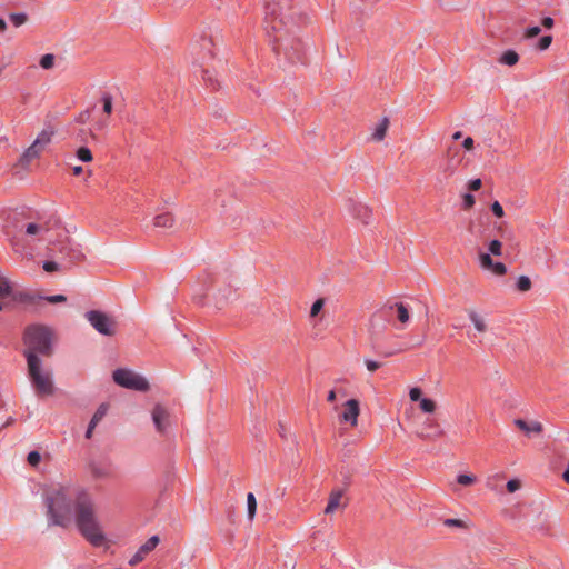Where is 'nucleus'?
Segmentation results:
<instances>
[{"label":"nucleus","mask_w":569,"mask_h":569,"mask_svg":"<svg viewBox=\"0 0 569 569\" xmlns=\"http://www.w3.org/2000/svg\"><path fill=\"white\" fill-rule=\"evenodd\" d=\"M160 539L158 536L150 537L132 556L129 560L130 566H136L141 562L154 548L158 546Z\"/></svg>","instance_id":"14"},{"label":"nucleus","mask_w":569,"mask_h":569,"mask_svg":"<svg viewBox=\"0 0 569 569\" xmlns=\"http://www.w3.org/2000/svg\"><path fill=\"white\" fill-rule=\"evenodd\" d=\"M539 33H540V28L536 26V27L528 28L525 32V37L530 39V38L537 37Z\"/></svg>","instance_id":"45"},{"label":"nucleus","mask_w":569,"mask_h":569,"mask_svg":"<svg viewBox=\"0 0 569 569\" xmlns=\"http://www.w3.org/2000/svg\"><path fill=\"white\" fill-rule=\"evenodd\" d=\"M519 61V56L515 50H507L499 58V62L506 66H515Z\"/></svg>","instance_id":"23"},{"label":"nucleus","mask_w":569,"mask_h":569,"mask_svg":"<svg viewBox=\"0 0 569 569\" xmlns=\"http://www.w3.org/2000/svg\"><path fill=\"white\" fill-rule=\"evenodd\" d=\"M491 210H492L493 214L498 218H502L505 216L503 208L498 201H495L491 204Z\"/></svg>","instance_id":"41"},{"label":"nucleus","mask_w":569,"mask_h":569,"mask_svg":"<svg viewBox=\"0 0 569 569\" xmlns=\"http://www.w3.org/2000/svg\"><path fill=\"white\" fill-rule=\"evenodd\" d=\"M13 27L19 28L28 22L29 16L24 12H11L8 16Z\"/></svg>","instance_id":"24"},{"label":"nucleus","mask_w":569,"mask_h":569,"mask_svg":"<svg viewBox=\"0 0 569 569\" xmlns=\"http://www.w3.org/2000/svg\"><path fill=\"white\" fill-rule=\"evenodd\" d=\"M462 137V133L460 131H457L452 134L453 140H459Z\"/></svg>","instance_id":"59"},{"label":"nucleus","mask_w":569,"mask_h":569,"mask_svg":"<svg viewBox=\"0 0 569 569\" xmlns=\"http://www.w3.org/2000/svg\"><path fill=\"white\" fill-rule=\"evenodd\" d=\"M323 306H325V299H322V298L317 299L311 306L310 316L317 317L319 315V312L321 311V309L323 308Z\"/></svg>","instance_id":"35"},{"label":"nucleus","mask_w":569,"mask_h":569,"mask_svg":"<svg viewBox=\"0 0 569 569\" xmlns=\"http://www.w3.org/2000/svg\"><path fill=\"white\" fill-rule=\"evenodd\" d=\"M23 342L27 346L24 357L28 359V353L50 356L52 352V332L51 330L41 325H31L26 328L23 335Z\"/></svg>","instance_id":"4"},{"label":"nucleus","mask_w":569,"mask_h":569,"mask_svg":"<svg viewBox=\"0 0 569 569\" xmlns=\"http://www.w3.org/2000/svg\"><path fill=\"white\" fill-rule=\"evenodd\" d=\"M365 365L370 372H375L381 367V363L373 360H366Z\"/></svg>","instance_id":"46"},{"label":"nucleus","mask_w":569,"mask_h":569,"mask_svg":"<svg viewBox=\"0 0 569 569\" xmlns=\"http://www.w3.org/2000/svg\"><path fill=\"white\" fill-rule=\"evenodd\" d=\"M27 460L30 466L36 467L41 460V456L38 451H31L29 452Z\"/></svg>","instance_id":"38"},{"label":"nucleus","mask_w":569,"mask_h":569,"mask_svg":"<svg viewBox=\"0 0 569 569\" xmlns=\"http://www.w3.org/2000/svg\"><path fill=\"white\" fill-rule=\"evenodd\" d=\"M445 172H446L448 176H452V174H453V172H455V168H453V167L448 166V167L445 169Z\"/></svg>","instance_id":"56"},{"label":"nucleus","mask_w":569,"mask_h":569,"mask_svg":"<svg viewBox=\"0 0 569 569\" xmlns=\"http://www.w3.org/2000/svg\"><path fill=\"white\" fill-rule=\"evenodd\" d=\"M88 469L91 477L94 479H104L109 477V471L107 468L97 462H90Z\"/></svg>","instance_id":"22"},{"label":"nucleus","mask_w":569,"mask_h":569,"mask_svg":"<svg viewBox=\"0 0 569 569\" xmlns=\"http://www.w3.org/2000/svg\"><path fill=\"white\" fill-rule=\"evenodd\" d=\"M489 253H479V263L483 270L491 271L496 276H503L507 267L502 262H495L490 254L500 257L502 254V243L499 240H491L488 244Z\"/></svg>","instance_id":"6"},{"label":"nucleus","mask_w":569,"mask_h":569,"mask_svg":"<svg viewBox=\"0 0 569 569\" xmlns=\"http://www.w3.org/2000/svg\"><path fill=\"white\" fill-rule=\"evenodd\" d=\"M93 430H94V429H90V427H88V429H87V431H86V438H87V439H90V438L92 437Z\"/></svg>","instance_id":"58"},{"label":"nucleus","mask_w":569,"mask_h":569,"mask_svg":"<svg viewBox=\"0 0 569 569\" xmlns=\"http://www.w3.org/2000/svg\"><path fill=\"white\" fill-rule=\"evenodd\" d=\"M98 423H99L98 420H93V418H91L88 427H90V429H94Z\"/></svg>","instance_id":"57"},{"label":"nucleus","mask_w":569,"mask_h":569,"mask_svg":"<svg viewBox=\"0 0 569 569\" xmlns=\"http://www.w3.org/2000/svg\"><path fill=\"white\" fill-rule=\"evenodd\" d=\"M28 373L38 396H51L54 392L52 372L43 369L40 358L28 353Z\"/></svg>","instance_id":"5"},{"label":"nucleus","mask_w":569,"mask_h":569,"mask_svg":"<svg viewBox=\"0 0 569 569\" xmlns=\"http://www.w3.org/2000/svg\"><path fill=\"white\" fill-rule=\"evenodd\" d=\"M174 479H176V475L173 472H168L166 475V480H164L163 489L167 490L170 487V485L173 483Z\"/></svg>","instance_id":"49"},{"label":"nucleus","mask_w":569,"mask_h":569,"mask_svg":"<svg viewBox=\"0 0 569 569\" xmlns=\"http://www.w3.org/2000/svg\"><path fill=\"white\" fill-rule=\"evenodd\" d=\"M562 478L567 483H569V465L566 471L563 472Z\"/></svg>","instance_id":"55"},{"label":"nucleus","mask_w":569,"mask_h":569,"mask_svg":"<svg viewBox=\"0 0 569 569\" xmlns=\"http://www.w3.org/2000/svg\"><path fill=\"white\" fill-rule=\"evenodd\" d=\"M445 525L448 527H465V523L460 519H447L445 520Z\"/></svg>","instance_id":"48"},{"label":"nucleus","mask_w":569,"mask_h":569,"mask_svg":"<svg viewBox=\"0 0 569 569\" xmlns=\"http://www.w3.org/2000/svg\"><path fill=\"white\" fill-rule=\"evenodd\" d=\"M108 409L109 407L107 403H101L92 416L93 420H98L100 422L107 415Z\"/></svg>","instance_id":"34"},{"label":"nucleus","mask_w":569,"mask_h":569,"mask_svg":"<svg viewBox=\"0 0 569 569\" xmlns=\"http://www.w3.org/2000/svg\"><path fill=\"white\" fill-rule=\"evenodd\" d=\"M153 226L161 229H171L174 226V218L169 212L160 213L154 217Z\"/></svg>","instance_id":"18"},{"label":"nucleus","mask_w":569,"mask_h":569,"mask_svg":"<svg viewBox=\"0 0 569 569\" xmlns=\"http://www.w3.org/2000/svg\"><path fill=\"white\" fill-rule=\"evenodd\" d=\"M247 510L249 520H252L257 511V500L252 492L247 495Z\"/></svg>","instance_id":"27"},{"label":"nucleus","mask_w":569,"mask_h":569,"mask_svg":"<svg viewBox=\"0 0 569 569\" xmlns=\"http://www.w3.org/2000/svg\"><path fill=\"white\" fill-rule=\"evenodd\" d=\"M54 56L52 53H47L40 58L39 64L42 69L49 70L54 67Z\"/></svg>","instance_id":"28"},{"label":"nucleus","mask_w":569,"mask_h":569,"mask_svg":"<svg viewBox=\"0 0 569 569\" xmlns=\"http://www.w3.org/2000/svg\"><path fill=\"white\" fill-rule=\"evenodd\" d=\"M113 380L117 385L127 389L138 391H147L149 389V382L144 377L128 369H117L113 371Z\"/></svg>","instance_id":"8"},{"label":"nucleus","mask_w":569,"mask_h":569,"mask_svg":"<svg viewBox=\"0 0 569 569\" xmlns=\"http://www.w3.org/2000/svg\"><path fill=\"white\" fill-rule=\"evenodd\" d=\"M84 490L76 488L72 483L50 485L43 493L47 516L51 525L68 527L72 521L78 496Z\"/></svg>","instance_id":"2"},{"label":"nucleus","mask_w":569,"mask_h":569,"mask_svg":"<svg viewBox=\"0 0 569 569\" xmlns=\"http://www.w3.org/2000/svg\"><path fill=\"white\" fill-rule=\"evenodd\" d=\"M541 23L545 28L551 29L555 26V21L550 17H546L541 20Z\"/></svg>","instance_id":"50"},{"label":"nucleus","mask_w":569,"mask_h":569,"mask_svg":"<svg viewBox=\"0 0 569 569\" xmlns=\"http://www.w3.org/2000/svg\"><path fill=\"white\" fill-rule=\"evenodd\" d=\"M517 288L519 291L526 292L531 289V280L527 276H520L517 281Z\"/></svg>","instance_id":"32"},{"label":"nucleus","mask_w":569,"mask_h":569,"mask_svg":"<svg viewBox=\"0 0 569 569\" xmlns=\"http://www.w3.org/2000/svg\"><path fill=\"white\" fill-rule=\"evenodd\" d=\"M462 200V207L465 210H469L475 206V197L471 193L463 194Z\"/></svg>","instance_id":"37"},{"label":"nucleus","mask_w":569,"mask_h":569,"mask_svg":"<svg viewBox=\"0 0 569 569\" xmlns=\"http://www.w3.org/2000/svg\"><path fill=\"white\" fill-rule=\"evenodd\" d=\"M193 53L199 63H204L213 57V41L210 37L203 36L193 44Z\"/></svg>","instance_id":"11"},{"label":"nucleus","mask_w":569,"mask_h":569,"mask_svg":"<svg viewBox=\"0 0 569 569\" xmlns=\"http://www.w3.org/2000/svg\"><path fill=\"white\" fill-rule=\"evenodd\" d=\"M421 389L418 387L411 388L409 391V398L411 401H420L421 398Z\"/></svg>","instance_id":"42"},{"label":"nucleus","mask_w":569,"mask_h":569,"mask_svg":"<svg viewBox=\"0 0 569 569\" xmlns=\"http://www.w3.org/2000/svg\"><path fill=\"white\" fill-rule=\"evenodd\" d=\"M551 42H552L551 36H543L538 42V49L541 51L547 50L550 47Z\"/></svg>","instance_id":"39"},{"label":"nucleus","mask_w":569,"mask_h":569,"mask_svg":"<svg viewBox=\"0 0 569 569\" xmlns=\"http://www.w3.org/2000/svg\"><path fill=\"white\" fill-rule=\"evenodd\" d=\"M336 397H337L336 391L335 390H330L329 393H328L327 400L329 402H333L336 400Z\"/></svg>","instance_id":"53"},{"label":"nucleus","mask_w":569,"mask_h":569,"mask_svg":"<svg viewBox=\"0 0 569 569\" xmlns=\"http://www.w3.org/2000/svg\"><path fill=\"white\" fill-rule=\"evenodd\" d=\"M87 320L101 335L113 336L116 333V321L107 313L92 310L86 313Z\"/></svg>","instance_id":"9"},{"label":"nucleus","mask_w":569,"mask_h":569,"mask_svg":"<svg viewBox=\"0 0 569 569\" xmlns=\"http://www.w3.org/2000/svg\"><path fill=\"white\" fill-rule=\"evenodd\" d=\"M4 309V303L0 301V311Z\"/></svg>","instance_id":"60"},{"label":"nucleus","mask_w":569,"mask_h":569,"mask_svg":"<svg viewBox=\"0 0 569 569\" xmlns=\"http://www.w3.org/2000/svg\"><path fill=\"white\" fill-rule=\"evenodd\" d=\"M420 409L426 413H432L436 410V402L429 398H422L419 401Z\"/></svg>","instance_id":"30"},{"label":"nucleus","mask_w":569,"mask_h":569,"mask_svg":"<svg viewBox=\"0 0 569 569\" xmlns=\"http://www.w3.org/2000/svg\"><path fill=\"white\" fill-rule=\"evenodd\" d=\"M72 518H74L77 529L89 543L100 547L106 542L96 503L88 492L78 496V503Z\"/></svg>","instance_id":"3"},{"label":"nucleus","mask_w":569,"mask_h":569,"mask_svg":"<svg viewBox=\"0 0 569 569\" xmlns=\"http://www.w3.org/2000/svg\"><path fill=\"white\" fill-rule=\"evenodd\" d=\"M48 229L46 228V224L37 223V222H30L26 227V233L29 236H37L42 234Z\"/></svg>","instance_id":"26"},{"label":"nucleus","mask_w":569,"mask_h":569,"mask_svg":"<svg viewBox=\"0 0 569 569\" xmlns=\"http://www.w3.org/2000/svg\"><path fill=\"white\" fill-rule=\"evenodd\" d=\"M457 481L461 486H471L476 482V478L472 475H459Z\"/></svg>","instance_id":"36"},{"label":"nucleus","mask_w":569,"mask_h":569,"mask_svg":"<svg viewBox=\"0 0 569 569\" xmlns=\"http://www.w3.org/2000/svg\"><path fill=\"white\" fill-rule=\"evenodd\" d=\"M468 316L477 331H479L481 333L487 331V323H486L485 319L477 311L470 309V310H468Z\"/></svg>","instance_id":"21"},{"label":"nucleus","mask_w":569,"mask_h":569,"mask_svg":"<svg viewBox=\"0 0 569 569\" xmlns=\"http://www.w3.org/2000/svg\"><path fill=\"white\" fill-rule=\"evenodd\" d=\"M348 211L355 219L359 220L362 224H369L372 221L371 209L362 202L349 199Z\"/></svg>","instance_id":"12"},{"label":"nucleus","mask_w":569,"mask_h":569,"mask_svg":"<svg viewBox=\"0 0 569 569\" xmlns=\"http://www.w3.org/2000/svg\"><path fill=\"white\" fill-rule=\"evenodd\" d=\"M54 136V129L48 127L43 129L33 141V143L22 153L20 162L22 166H28L32 160L40 157L44 149L50 144L52 137Z\"/></svg>","instance_id":"7"},{"label":"nucleus","mask_w":569,"mask_h":569,"mask_svg":"<svg viewBox=\"0 0 569 569\" xmlns=\"http://www.w3.org/2000/svg\"><path fill=\"white\" fill-rule=\"evenodd\" d=\"M462 147L466 149V150H472L473 148V139L471 137H467L463 142H462Z\"/></svg>","instance_id":"51"},{"label":"nucleus","mask_w":569,"mask_h":569,"mask_svg":"<svg viewBox=\"0 0 569 569\" xmlns=\"http://www.w3.org/2000/svg\"><path fill=\"white\" fill-rule=\"evenodd\" d=\"M77 158L83 162H90L93 159L90 149H88L87 147H80L77 150Z\"/></svg>","instance_id":"31"},{"label":"nucleus","mask_w":569,"mask_h":569,"mask_svg":"<svg viewBox=\"0 0 569 569\" xmlns=\"http://www.w3.org/2000/svg\"><path fill=\"white\" fill-rule=\"evenodd\" d=\"M515 425L527 436H530L531 433L539 435L543 430V427L539 421L527 422L522 419H516Z\"/></svg>","instance_id":"17"},{"label":"nucleus","mask_w":569,"mask_h":569,"mask_svg":"<svg viewBox=\"0 0 569 569\" xmlns=\"http://www.w3.org/2000/svg\"><path fill=\"white\" fill-rule=\"evenodd\" d=\"M359 413V401L356 399H350L343 405L339 420L340 422L350 423L351 427H356L358 425Z\"/></svg>","instance_id":"13"},{"label":"nucleus","mask_w":569,"mask_h":569,"mask_svg":"<svg viewBox=\"0 0 569 569\" xmlns=\"http://www.w3.org/2000/svg\"><path fill=\"white\" fill-rule=\"evenodd\" d=\"M481 186H482L481 179H473V180H470L469 183H468V188L471 191L479 190L481 188Z\"/></svg>","instance_id":"47"},{"label":"nucleus","mask_w":569,"mask_h":569,"mask_svg":"<svg viewBox=\"0 0 569 569\" xmlns=\"http://www.w3.org/2000/svg\"><path fill=\"white\" fill-rule=\"evenodd\" d=\"M347 505V500L343 499V490L333 489L329 495L328 503L327 507L325 508V513L332 515L339 509H345Z\"/></svg>","instance_id":"15"},{"label":"nucleus","mask_w":569,"mask_h":569,"mask_svg":"<svg viewBox=\"0 0 569 569\" xmlns=\"http://www.w3.org/2000/svg\"><path fill=\"white\" fill-rule=\"evenodd\" d=\"M74 176H79L82 172V167L76 166L72 169Z\"/></svg>","instance_id":"54"},{"label":"nucleus","mask_w":569,"mask_h":569,"mask_svg":"<svg viewBox=\"0 0 569 569\" xmlns=\"http://www.w3.org/2000/svg\"><path fill=\"white\" fill-rule=\"evenodd\" d=\"M8 30V23L3 18H0V36H3Z\"/></svg>","instance_id":"52"},{"label":"nucleus","mask_w":569,"mask_h":569,"mask_svg":"<svg viewBox=\"0 0 569 569\" xmlns=\"http://www.w3.org/2000/svg\"><path fill=\"white\" fill-rule=\"evenodd\" d=\"M103 104V112L111 114L113 110L112 97L109 93H104L101 98Z\"/></svg>","instance_id":"33"},{"label":"nucleus","mask_w":569,"mask_h":569,"mask_svg":"<svg viewBox=\"0 0 569 569\" xmlns=\"http://www.w3.org/2000/svg\"><path fill=\"white\" fill-rule=\"evenodd\" d=\"M61 253L69 256L71 261L83 259V254L79 250L68 247V246L62 247Z\"/></svg>","instance_id":"29"},{"label":"nucleus","mask_w":569,"mask_h":569,"mask_svg":"<svg viewBox=\"0 0 569 569\" xmlns=\"http://www.w3.org/2000/svg\"><path fill=\"white\" fill-rule=\"evenodd\" d=\"M12 295V287L10 281L0 274V299H6Z\"/></svg>","instance_id":"25"},{"label":"nucleus","mask_w":569,"mask_h":569,"mask_svg":"<svg viewBox=\"0 0 569 569\" xmlns=\"http://www.w3.org/2000/svg\"><path fill=\"white\" fill-rule=\"evenodd\" d=\"M443 431L439 425L432 419H426L421 430L417 433L421 439H436L441 437Z\"/></svg>","instance_id":"16"},{"label":"nucleus","mask_w":569,"mask_h":569,"mask_svg":"<svg viewBox=\"0 0 569 569\" xmlns=\"http://www.w3.org/2000/svg\"><path fill=\"white\" fill-rule=\"evenodd\" d=\"M46 300L50 303H60L67 300V297L63 295H53L46 297Z\"/></svg>","instance_id":"43"},{"label":"nucleus","mask_w":569,"mask_h":569,"mask_svg":"<svg viewBox=\"0 0 569 569\" xmlns=\"http://www.w3.org/2000/svg\"><path fill=\"white\" fill-rule=\"evenodd\" d=\"M388 128H389L388 118L381 119V121L375 127L373 132L371 134V139L377 142L383 140L387 134Z\"/></svg>","instance_id":"19"},{"label":"nucleus","mask_w":569,"mask_h":569,"mask_svg":"<svg viewBox=\"0 0 569 569\" xmlns=\"http://www.w3.org/2000/svg\"><path fill=\"white\" fill-rule=\"evenodd\" d=\"M299 0H269L266 6L263 28L278 57L290 63L303 58V43L298 32L307 23Z\"/></svg>","instance_id":"1"},{"label":"nucleus","mask_w":569,"mask_h":569,"mask_svg":"<svg viewBox=\"0 0 569 569\" xmlns=\"http://www.w3.org/2000/svg\"><path fill=\"white\" fill-rule=\"evenodd\" d=\"M390 310H396L397 318L402 325H407L410 319L409 310L402 302H396L388 307Z\"/></svg>","instance_id":"20"},{"label":"nucleus","mask_w":569,"mask_h":569,"mask_svg":"<svg viewBox=\"0 0 569 569\" xmlns=\"http://www.w3.org/2000/svg\"><path fill=\"white\" fill-rule=\"evenodd\" d=\"M151 418L156 431L161 436L167 435L171 426L169 410L162 405L158 403L151 410Z\"/></svg>","instance_id":"10"},{"label":"nucleus","mask_w":569,"mask_h":569,"mask_svg":"<svg viewBox=\"0 0 569 569\" xmlns=\"http://www.w3.org/2000/svg\"><path fill=\"white\" fill-rule=\"evenodd\" d=\"M506 487L509 492H515L521 488V482L518 479H512L507 482Z\"/></svg>","instance_id":"40"},{"label":"nucleus","mask_w":569,"mask_h":569,"mask_svg":"<svg viewBox=\"0 0 569 569\" xmlns=\"http://www.w3.org/2000/svg\"><path fill=\"white\" fill-rule=\"evenodd\" d=\"M43 270L47 272H53L59 270V264L54 261H46L43 263Z\"/></svg>","instance_id":"44"}]
</instances>
